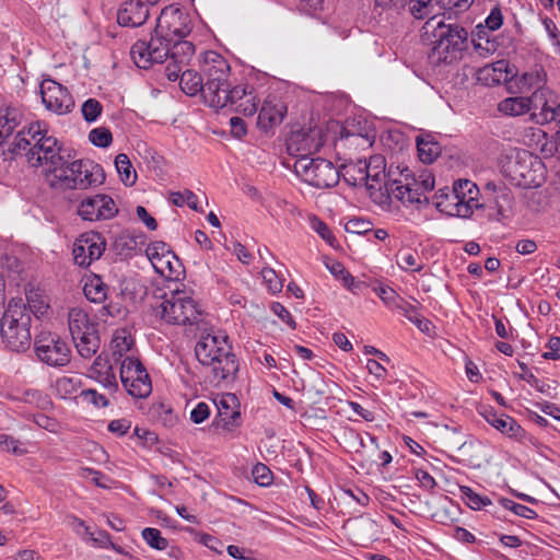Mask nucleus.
<instances>
[{
    "label": "nucleus",
    "instance_id": "f257e3e1",
    "mask_svg": "<svg viewBox=\"0 0 560 560\" xmlns=\"http://www.w3.org/2000/svg\"><path fill=\"white\" fill-rule=\"evenodd\" d=\"M195 54L192 43L168 37L156 26L150 40H137L130 56L138 68L149 69L153 63L167 61L165 75L170 81L178 80L183 68L189 66Z\"/></svg>",
    "mask_w": 560,
    "mask_h": 560
},
{
    "label": "nucleus",
    "instance_id": "f03ea898",
    "mask_svg": "<svg viewBox=\"0 0 560 560\" xmlns=\"http://www.w3.org/2000/svg\"><path fill=\"white\" fill-rule=\"evenodd\" d=\"M198 362L209 369V383L220 386L222 382L233 378L238 370V362L232 352L228 336L223 331H210L200 336L195 347Z\"/></svg>",
    "mask_w": 560,
    "mask_h": 560
},
{
    "label": "nucleus",
    "instance_id": "7ed1b4c3",
    "mask_svg": "<svg viewBox=\"0 0 560 560\" xmlns=\"http://www.w3.org/2000/svg\"><path fill=\"white\" fill-rule=\"evenodd\" d=\"M10 150L15 155L24 153L32 167L43 166L44 174L61 155V145L48 133L44 121L32 122L20 130Z\"/></svg>",
    "mask_w": 560,
    "mask_h": 560
},
{
    "label": "nucleus",
    "instance_id": "20e7f679",
    "mask_svg": "<svg viewBox=\"0 0 560 560\" xmlns=\"http://www.w3.org/2000/svg\"><path fill=\"white\" fill-rule=\"evenodd\" d=\"M44 176L47 184L56 190L88 189L101 184L104 178L98 164L84 160L69 162L62 155L55 165L45 171Z\"/></svg>",
    "mask_w": 560,
    "mask_h": 560
},
{
    "label": "nucleus",
    "instance_id": "39448f33",
    "mask_svg": "<svg viewBox=\"0 0 560 560\" xmlns=\"http://www.w3.org/2000/svg\"><path fill=\"white\" fill-rule=\"evenodd\" d=\"M31 320L25 303L12 299L0 319V335L8 349L21 352L30 348Z\"/></svg>",
    "mask_w": 560,
    "mask_h": 560
},
{
    "label": "nucleus",
    "instance_id": "423d86ee",
    "mask_svg": "<svg viewBox=\"0 0 560 560\" xmlns=\"http://www.w3.org/2000/svg\"><path fill=\"white\" fill-rule=\"evenodd\" d=\"M201 70L206 81L205 103L209 106H221L226 100L230 77V65L217 51L209 50L203 54Z\"/></svg>",
    "mask_w": 560,
    "mask_h": 560
},
{
    "label": "nucleus",
    "instance_id": "0eeeda50",
    "mask_svg": "<svg viewBox=\"0 0 560 560\" xmlns=\"http://www.w3.org/2000/svg\"><path fill=\"white\" fill-rule=\"evenodd\" d=\"M434 177L429 173H422L418 177L404 170L398 179H388L385 190L390 198L400 201L405 206H420L428 203L427 192L434 189Z\"/></svg>",
    "mask_w": 560,
    "mask_h": 560
},
{
    "label": "nucleus",
    "instance_id": "6e6552de",
    "mask_svg": "<svg viewBox=\"0 0 560 560\" xmlns=\"http://www.w3.org/2000/svg\"><path fill=\"white\" fill-rule=\"evenodd\" d=\"M154 314L171 325H197L202 318L198 303L184 291L165 294Z\"/></svg>",
    "mask_w": 560,
    "mask_h": 560
},
{
    "label": "nucleus",
    "instance_id": "1a4fd4ad",
    "mask_svg": "<svg viewBox=\"0 0 560 560\" xmlns=\"http://www.w3.org/2000/svg\"><path fill=\"white\" fill-rule=\"evenodd\" d=\"M479 188L469 179L454 182L450 194L441 196L436 202L439 211L451 217L470 218L476 209L481 207L479 202Z\"/></svg>",
    "mask_w": 560,
    "mask_h": 560
},
{
    "label": "nucleus",
    "instance_id": "9d476101",
    "mask_svg": "<svg viewBox=\"0 0 560 560\" xmlns=\"http://www.w3.org/2000/svg\"><path fill=\"white\" fill-rule=\"evenodd\" d=\"M433 56L439 61L452 63L462 57L467 48L468 32L457 24H445L439 21L434 28Z\"/></svg>",
    "mask_w": 560,
    "mask_h": 560
},
{
    "label": "nucleus",
    "instance_id": "9b49d317",
    "mask_svg": "<svg viewBox=\"0 0 560 560\" xmlns=\"http://www.w3.org/2000/svg\"><path fill=\"white\" fill-rule=\"evenodd\" d=\"M505 172L515 185L523 188L539 187L545 180V166L541 160L527 150L516 151L509 159Z\"/></svg>",
    "mask_w": 560,
    "mask_h": 560
},
{
    "label": "nucleus",
    "instance_id": "f8f14e48",
    "mask_svg": "<svg viewBox=\"0 0 560 560\" xmlns=\"http://www.w3.org/2000/svg\"><path fill=\"white\" fill-rule=\"evenodd\" d=\"M68 326L78 353L83 359H91L100 348L96 324L86 311L73 307L68 313Z\"/></svg>",
    "mask_w": 560,
    "mask_h": 560
},
{
    "label": "nucleus",
    "instance_id": "ddd939ff",
    "mask_svg": "<svg viewBox=\"0 0 560 560\" xmlns=\"http://www.w3.org/2000/svg\"><path fill=\"white\" fill-rule=\"evenodd\" d=\"M294 172L304 183L317 189L334 187L339 182V171L331 161L323 158H301Z\"/></svg>",
    "mask_w": 560,
    "mask_h": 560
},
{
    "label": "nucleus",
    "instance_id": "4468645a",
    "mask_svg": "<svg viewBox=\"0 0 560 560\" xmlns=\"http://www.w3.org/2000/svg\"><path fill=\"white\" fill-rule=\"evenodd\" d=\"M120 381L126 392L135 398H147L152 393V382L140 360L127 355L120 362Z\"/></svg>",
    "mask_w": 560,
    "mask_h": 560
},
{
    "label": "nucleus",
    "instance_id": "2eb2a0df",
    "mask_svg": "<svg viewBox=\"0 0 560 560\" xmlns=\"http://www.w3.org/2000/svg\"><path fill=\"white\" fill-rule=\"evenodd\" d=\"M323 145L324 131L318 126L293 131L287 142L288 152L298 159L313 158L312 155L318 152Z\"/></svg>",
    "mask_w": 560,
    "mask_h": 560
},
{
    "label": "nucleus",
    "instance_id": "dca6fc26",
    "mask_svg": "<svg viewBox=\"0 0 560 560\" xmlns=\"http://www.w3.org/2000/svg\"><path fill=\"white\" fill-rule=\"evenodd\" d=\"M106 242L97 232L81 234L73 244V260L80 267H89L103 255Z\"/></svg>",
    "mask_w": 560,
    "mask_h": 560
},
{
    "label": "nucleus",
    "instance_id": "f3484780",
    "mask_svg": "<svg viewBox=\"0 0 560 560\" xmlns=\"http://www.w3.org/2000/svg\"><path fill=\"white\" fill-rule=\"evenodd\" d=\"M40 94L46 108L57 115L70 113L74 106L73 98L68 90L51 79L42 82Z\"/></svg>",
    "mask_w": 560,
    "mask_h": 560
},
{
    "label": "nucleus",
    "instance_id": "a211bd4d",
    "mask_svg": "<svg viewBox=\"0 0 560 560\" xmlns=\"http://www.w3.org/2000/svg\"><path fill=\"white\" fill-rule=\"evenodd\" d=\"M145 254L159 275L170 279L178 276V259L164 242L151 243Z\"/></svg>",
    "mask_w": 560,
    "mask_h": 560
},
{
    "label": "nucleus",
    "instance_id": "6ab92c4d",
    "mask_svg": "<svg viewBox=\"0 0 560 560\" xmlns=\"http://www.w3.org/2000/svg\"><path fill=\"white\" fill-rule=\"evenodd\" d=\"M156 26L160 33H165L168 37L184 40L191 32V21L189 15L180 9L166 8L161 12Z\"/></svg>",
    "mask_w": 560,
    "mask_h": 560
},
{
    "label": "nucleus",
    "instance_id": "aec40b11",
    "mask_svg": "<svg viewBox=\"0 0 560 560\" xmlns=\"http://www.w3.org/2000/svg\"><path fill=\"white\" fill-rule=\"evenodd\" d=\"M78 213L85 221H100L114 218L118 209L112 197L95 195L81 201Z\"/></svg>",
    "mask_w": 560,
    "mask_h": 560
},
{
    "label": "nucleus",
    "instance_id": "412c9836",
    "mask_svg": "<svg viewBox=\"0 0 560 560\" xmlns=\"http://www.w3.org/2000/svg\"><path fill=\"white\" fill-rule=\"evenodd\" d=\"M38 359L51 366H65L70 362V349L60 339L47 338L35 342Z\"/></svg>",
    "mask_w": 560,
    "mask_h": 560
},
{
    "label": "nucleus",
    "instance_id": "4be33fe9",
    "mask_svg": "<svg viewBox=\"0 0 560 560\" xmlns=\"http://www.w3.org/2000/svg\"><path fill=\"white\" fill-rule=\"evenodd\" d=\"M559 102V96L556 91L551 88L532 92L530 94V106L532 114L530 119L538 125H548V117L553 109V106Z\"/></svg>",
    "mask_w": 560,
    "mask_h": 560
},
{
    "label": "nucleus",
    "instance_id": "5701e85b",
    "mask_svg": "<svg viewBox=\"0 0 560 560\" xmlns=\"http://www.w3.org/2000/svg\"><path fill=\"white\" fill-rule=\"evenodd\" d=\"M287 112L284 102L276 96H269L262 103L257 125L262 131L268 132L283 121Z\"/></svg>",
    "mask_w": 560,
    "mask_h": 560
},
{
    "label": "nucleus",
    "instance_id": "b1692460",
    "mask_svg": "<svg viewBox=\"0 0 560 560\" xmlns=\"http://www.w3.org/2000/svg\"><path fill=\"white\" fill-rule=\"evenodd\" d=\"M359 167L363 170L361 177H354L355 182L365 183L370 188H374V183L384 180V185L388 179H394L390 172L385 173V159L382 155H373L370 160L359 161Z\"/></svg>",
    "mask_w": 560,
    "mask_h": 560
},
{
    "label": "nucleus",
    "instance_id": "393cba45",
    "mask_svg": "<svg viewBox=\"0 0 560 560\" xmlns=\"http://www.w3.org/2000/svg\"><path fill=\"white\" fill-rule=\"evenodd\" d=\"M149 16V9L140 0L125 1L118 12L117 22L121 26L137 27L142 25Z\"/></svg>",
    "mask_w": 560,
    "mask_h": 560
},
{
    "label": "nucleus",
    "instance_id": "a878e982",
    "mask_svg": "<svg viewBox=\"0 0 560 560\" xmlns=\"http://www.w3.org/2000/svg\"><path fill=\"white\" fill-rule=\"evenodd\" d=\"M88 376L100 383L105 389L114 394L118 390V383L114 369L106 357L98 355L88 371Z\"/></svg>",
    "mask_w": 560,
    "mask_h": 560
},
{
    "label": "nucleus",
    "instance_id": "bb28decb",
    "mask_svg": "<svg viewBox=\"0 0 560 560\" xmlns=\"http://www.w3.org/2000/svg\"><path fill=\"white\" fill-rule=\"evenodd\" d=\"M218 421L217 425L225 431H233L242 423L241 412L236 406V397L232 394L223 397L218 404Z\"/></svg>",
    "mask_w": 560,
    "mask_h": 560
},
{
    "label": "nucleus",
    "instance_id": "cd10ccee",
    "mask_svg": "<svg viewBox=\"0 0 560 560\" xmlns=\"http://www.w3.org/2000/svg\"><path fill=\"white\" fill-rule=\"evenodd\" d=\"M515 83L520 93L537 92L549 88L547 85V72L542 66L536 65L528 71L516 78Z\"/></svg>",
    "mask_w": 560,
    "mask_h": 560
},
{
    "label": "nucleus",
    "instance_id": "c85d7f7f",
    "mask_svg": "<svg viewBox=\"0 0 560 560\" xmlns=\"http://www.w3.org/2000/svg\"><path fill=\"white\" fill-rule=\"evenodd\" d=\"M494 429L516 442L525 443L526 441H530V436L522 425L513 417L505 413L500 415V421Z\"/></svg>",
    "mask_w": 560,
    "mask_h": 560
},
{
    "label": "nucleus",
    "instance_id": "c756f323",
    "mask_svg": "<svg viewBox=\"0 0 560 560\" xmlns=\"http://www.w3.org/2000/svg\"><path fill=\"white\" fill-rule=\"evenodd\" d=\"M178 79L180 89L186 95L195 96L198 93H201L205 98L206 81L203 82L205 78L201 74L188 69L187 66L179 72Z\"/></svg>",
    "mask_w": 560,
    "mask_h": 560
},
{
    "label": "nucleus",
    "instance_id": "7c9ffc66",
    "mask_svg": "<svg viewBox=\"0 0 560 560\" xmlns=\"http://www.w3.org/2000/svg\"><path fill=\"white\" fill-rule=\"evenodd\" d=\"M498 110L502 115L511 117L532 114L530 95L506 97L498 104Z\"/></svg>",
    "mask_w": 560,
    "mask_h": 560
},
{
    "label": "nucleus",
    "instance_id": "2f4dec72",
    "mask_svg": "<svg viewBox=\"0 0 560 560\" xmlns=\"http://www.w3.org/2000/svg\"><path fill=\"white\" fill-rule=\"evenodd\" d=\"M22 113L14 107L0 108V145L12 135L22 122Z\"/></svg>",
    "mask_w": 560,
    "mask_h": 560
},
{
    "label": "nucleus",
    "instance_id": "473e14b6",
    "mask_svg": "<svg viewBox=\"0 0 560 560\" xmlns=\"http://www.w3.org/2000/svg\"><path fill=\"white\" fill-rule=\"evenodd\" d=\"M506 70V62L499 60L491 65L479 68L476 72L477 80L486 85L499 84L503 80V72Z\"/></svg>",
    "mask_w": 560,
    "mask_h": 560
},
{
    "label": "nucleus",
    "instance_id": "72a5a7b5",
    "mask_svg": "<svg viewBox=\"0 0 560 560\" xmlns=\"http://www.w3.org/2000/svg\"><path fill=\"white\" fill-rule=\"evenodd\" d=\"M409 11L416 19L433 20L440 14V0H408Z\"/></svg>",
    "mask_w": 560,
    "mask_h": 560
},
{
    "label": "nucleus",
    "instance_id": "f704fd0d",
    "mask_svg": "<svg viewBox=\"0 0 560 560\" xmlns=\"http://www.w3.org/2000/svg\"><path fill=\"white\" fill-rule=\"evenodd\" d=\"M84 295L93 303H103L107 299L108 287L97 275L90 277L83 288Z\"/></svg>",
    "mask_w": 560,
    "mask_h": 560
},
{
    "label": "nucleus",
    "instance_id": "c9c22d12",
    "mask_svg": "<svg viewBox=\"0 0 560 560\" xmlns=\"http://www.w3.org/2000/svg\"><path fill=\"white\" fill-rule=\"evenodd\" d=\"M133 343V338L127 330H117L110 341L115 360L121 362V360L127 357L126 354L132 349Z\"/></svg>",
    "mask_w": 560,
    "mask_h": 560
},
{
    "label": "nucleus",
    "instance_id": "e433bc0d",
    "mask_svg": "<svg viewBox=\"0 0 560 560\" xmlns=\"http://www.w3.org/2000/svg\"><path fill=\"white\" fill-rule=\"evenodd\" d=\"M26 300L27 304L25 305L30 315L33 314L35 317L39 318L47 313L49 303L47 296L43 293L31 291L26 294Z\"/></svg>",
    "mask_w": 560,
    "mask_h": 560
},
{
    "label": "nucleus",
    "instance_id": "4c0bfd02",
    "mask_svg": "<svg viewBox=\"0 0 560 560\" xmlns=\"http://www.w3.org/2000/svg\"><path fill=\"white\" fill-rule=\"evenodd\" d=\"M460 498L471 510L480 511L492 502L486 495H480L468 486H459Z\"/></svg>",
    "mask_w": 560,
    "mask_h": 560
},
{
    "label": "nucleus",
    "instance_id": "58836bf2",
    "mask_svg": "<svg viewBox=\"0 0 560 560\" xmlns=\"http://www.w3.org/2000/svg\"><path fill=\"white\" fill-rule=\"evenodd\" d=\"M397 264L402 270L412 272H420L424 266L419 254L411 249L400 250L397 255Z\"/></svg>",
    "mask_w": 560,
    "mask_h": 560
},
{
    "label": "nucleus",
    "instance_id": "ea45409f",
    "mask_svg": "<svg viewBox=\"0 0 560 560\" xmlns=\"http://www.w3.org/2000/svg\"><path fill=\"white\" fill-rule=\"evenodd\" d=\"M115 166L125 185L131 186L135 184L137 174L132 170L131 162L127 154L119 153L115 159Z\"/></svg>",
    "mask_w": 560,
    "mask_h": 560
},
{
    "label": "nucleus",
    "instance_id": "a19ab883",
    "mask_svg": "<svg viewBox=\"0 0 560 560\" xmlns=\"http://www.w3.org/2000/svg\"><path fill=\"white\" fill-rule=\"evenodd\" d=\"M80 387L81 380L78 376H62L56 381V390L63 399L74 395Z\"/></svg>",
    "mask_w": 560,
    "mask_h": 560
},
{
    "label": "nucleus",
    "instance_id": "79ce46f5",
    "mask_svg": "<svg viewBox=\"0 0 560 560\" xmlns=\"http://www.w3.org/2000/svg\"><path fill=\"white\" fill-rule=\"evenodd\" d=\"M487 189H491L494 196V202L499 212H503L506 209L511 208L513 202V197L511 191L504 185H495L492 183L487 184Z\"/></svg>",
    "mask_w": 560,
    "mask_h": 560
},
{
    "label": "nucleus",
    "instance_id": "37998d69",
    "mask_svg": "<svg viewBox=\"0 0 560 560\" xmlns=\"http://www.w3.org/2000/svg\"><path fill=\"white\" fill-rule=\"evenodd\" d=\"M499 503L502 508L513 512L517 516H521V517H524L527 520H535L538 516L537 513L533 509H530L526 505H523L521 503H516L511 499L500 498Z\"/></svg>",
    "mask_w": 560,
    "mask_h": 560
},
{
    "label": "nucleus",
    "instance_id": "c03bdc74",
    "mask_svg": "<svg viewBox=\"0 0 560 560\" xmlns=\"http://www.w3.org/2000/svg\"><path fill=\"white\" fill-rule=\"evenodd\" d=\"M257 108L258 101L255 95V90L253 86H249L246 92V96L235 105L234 110L243 114L244 116H253L257 112Z\"/></svg>",
    "mask_w": 560,
    "mask_h": 560
},
{
    "label": "nucleus",
    "instance_id": "a18cd8bd",
    "mask_svg": "<svg viewBox=\"0 0 560 560\" xmlns=\"http://www.w3.org/2000/svg\"><path fill=\"white\" fill-rule=\"evenodd\" d=\"M143 540L155 550H165L168 541L164 538L158 528L147 527L141 533Z\"/></svg>",
    "mask_w": 560,
    "mask_h": 560
},
{
    "label": "nucleus",
    "instance_id": "49530a36",
    "mask_svg": "<svg viewBox=\"0 0 560 560\" xmlns=\"http://www.w3.org/2000/svg\"><path fill=\"white\" fill-rule=\"evenodd\" d=\"M249 89V85H236L231 88V84L228 85V89L224 94H226V100L224 104L221 106H212L213 108H224L226 106H231L233 109L235 105L246 96V92Z\"/></svg>",
    "mask_w": 560,
    "mask_h": 560
},
{
    "label": "nucleus",
    "instance_id": "de8ad7c7",
    "mask_svg": "<svg viewBox=\"0 0 560 560\" xmlns=\"http://www.w3.org/2000/svg\"><path fill=\"white\" fill-rule=\"evenodd\" d=\"M376 295L390 310H396L402 298L390 287L378 285L374 288Z\"/></svg>",
    "mask_w": 560,
    "mask_h": 560
},
{
    "label": "nucleus",
    "instance_id": "09e8293b",
    "mask_svg": "<svg viewBox=\"0 0 560 560\" xmlns=\"http://www.w3.org/2000/svg\"><path fill=\"white\" fill-rule=\"evenodd\" d=\"M419 159L423 163H432L440 153L439 144L435 142L418 140L417 141Z\"/></svg>",
    "mask_w": 560,
    "mask_h": 560
},
{
    "label": "nucleus",
    "instance_id": "8fccbe9b",
    "mask_svg": "<svg viewBox=\"0 0 560 560\" xmlns=\"http://www.w3.org/2000/svg\"><path fill=\"white\" fill-rule=\"evenodd\" d=\"M474 0H440V10H444L443 16L452 19V13L455 14L466 11Z\"/></svg>",
    "mask_w": 560,
    "mask_h": 560
},
{
    "label": "nucleus",
    "instance_id": "3c124183",
    "mask_svg": "<svg viewBox=\"0 0 560 560\" xmlns=\"http://www.w3.org/2000/svg\"><path fill=\"white\" fill-rule=\"evenodd\" d=\"M89 140L98 148H107L113 141L112 132L106 127L94 128L89 133Z\"/></svg>",
    "mask_w": 560,
    "mask_h": 560
},
{
    "label": "nucleus",
    "instance_id": "603ef678",
    "mask_svg": "<svg viewBox=\"0 0 560 560\" xmlns=\"http://www.w3.org/2000/svg\"><path fill=\"white\" fill-rule=\"evenodd\" d=\"M261 277L264 279V282H265L267 289L272 294H277V293L281 292V290L283 288V281L272 268H270V267L262 268Z\"/></svg>",
    "mask_w": 560,
    "mask_h": 560
},
{
    "label": "nucleus",
    "instance_id": "864d4df0",
    "mask_svg": "<svg viewBox=\"0 0 560 560\" xmlns=\"http://www.w3.org/2000/svg\"><path fill=\"white\" fill-rule=\"evenodd\" d=\"M81 112L85 121L94 122L101 116L103 106L97 100L89 98L82 104Z\"/></svg>",
    "mask_w": 560,
    "mask_h": 560
},
{
    "label": "nucleus",
    "instance_id": "5fc2aeb1",
    "mask_svg": "<svg viewBox=\"0 0 560 560\" xmlns=\"http://www.w3.org/2000/svg\"><path fill=\"white\" fill-rule=\"evenodd\" d=\"M80 397L84 402L90 404L96 408H105L109 405L108 398L104 394H101L93 388L81 390Z\"/></svg>",
    "mask_w": 560,
    "mask_h": 560
},
{
    "label": "nucleus",
    "instance_id": "6e6d98bb",
    "mask_svg": "<svg viewBox=\"0 0 560 560\" xmlns=\"http://www.w3.org/2000/svg\"><path fill=\"white\" fill-rule=\"evenodd\" d=\"M0 450L14 455H23L26 453L24 444L20 440L8 434H0Z\"/></svg>",
    "mask_w": 560,
    "mask_h": 560
},
{
    "label": "nucleus",
    "instance_id": "4d7b16f0",
    "mask_svg": "<svg viewBox=\"0 0 560 560\" xmlns=\"http://www.w3.org/2000/svg\"><path fill=\"white\" fill-rule=\"evenodd\" d=\"M310 226L314 230L327 244L334 246L336 238L331 233L328 225L322 221L318 217L313 215L310 218Z\"/></svg>",
    "mask_w": 560,
    "mask_h": 560
},
{
    "label": "nucleus",
    "instance_id": "13d9d810",
    "mask_svg": "<svg viewBox=\"0 0 560 560\" xmlns=\"http://www.w3.org/2000/svg\"><path fill=\"white\" fill-rule=\"evenodd\" d=\"M252 476L258 486L268 487L272 483V472L265 464L257 463L252 469Z\"/></svg>",
    "mask_w": 560,
    "mask_h": 560
},
{
    "label": "nucleus",
    "instance_id": "bf43d9fd",
    "mask_svg": "<svg viewBox=\"0 0 560 560\" xmlns=\"http://www.w3.org/2000/svg\"><path fill=\"white\" fill-rule=\"evenodd\" d=\"M209 416L210 406L205 401L198 402L190 411V420L196 424L202 423Z\"/></svg>",
    "mask_w": 560,
    "mask_h": 560
},
{
    "label": "nucleus",
    "instance_id": "052dcab7",
    "mask_svg": "<svg viewBox=\"0 0 560 560\" xmlns=\"http://www.w3.org/2000/svg\"><path fill=\"white\" fill-rule=\"evenodd\" d=\"M130 428L131 421L126 418L114 419L107 425L108 431L117 436H124Z\"/></svg>",
    "mask_w": 560,
    "mask_h": 560
},
{
    "label": "nucleus",
    "instance_id": "680f3d73",
    "mask_svg": "<svg viewBox=\"0 0 560 560\" xmlns=\"http://www.w3.org/2000/svg\"><path fill=\"white\" fill-rule=\"evenodd\" d=\"M395 311L400 312L412 324H415L421 315L418 307L408 303L404 298Z\"/></svg>",
    "mask_w": 560,
    "mask_h": 560
},
{
    "label": "nucleus",
    "instance_id": "e2e57ef3",
    "mask_svg": "<svg viewBox=\"0 0 560 560\" xmlns=\"http://www.w3.org/2000/svg\"><path fill=\"white\" fill-rule=\"evenodd\" d=\"M472 45L475 52L481 58H487L497 50L494 42L486 39L485 43H482L481 37H479L478 40H472Z\"/></svg>",
    "mask_w": 560,
    "mask_h": 560
},
{
    "label": "nucleus",
    "instance_id": "0e129e2a",
    "mask_svg": "<svg viewBox=\"0 0 560 560\" xmlns=\"http://www.w3.org/2000/svg\"><path fill=\"white\" fill-rule=\"evenodd\" d=\"M487 28L490 31L499 30L503 24V14L500 7L495 5L491 9L489 15L485 20Z\"/></svg>",
    "mask_w": 560,
    "mask_h": 560
},
{
    "label": "nucleus",
    "instance_id": "69168bd1",
    "mask_svg": "<svg viewBox=\"0 0 560 560\" xmlns=\"http://www.w3.org/2000/svg\"><path fill=\"white\" fill-rule=\"evenodd\" d=\"M548 351L542 353V358L546 360H559L560 359V337L551 336L546 345Z\"/></svg>",
    "mask_w": 560,
    "mask_h": 560
},
{
    "label": "nucleus",
    "instance_id": "338daca9",
    "mask_svg": "<svg viewBox=\"0 0 560 560\" xmlns=\"http://www.w3.org/2000/svg\"><path fill=\"white\" fill-rule=\"evenodd\" d=\"M270 308L282 322L288 324L291 328H295V322L293 320L291 313L281 303L272 302Z\"/></svg>",
    "mask_w": 560,
    "mask_h": 560
},
{
    "label": "nucleus",
    "instance_id": "774afa93",
    "mask_svg": "<svg viewBox=\"0 0 560 560\" xmlns=\"http://www.w3.org/2000/svg\"><path fill=\"white\" fill-rule=\"evenodd\" d=\"M535 406L545 415L550 416L557 421H560V407L556 404L542 400L540 402H536Z\"/></svg>",
    "mask_w": 560,
    "mask_h": 560
}]
</instances>
